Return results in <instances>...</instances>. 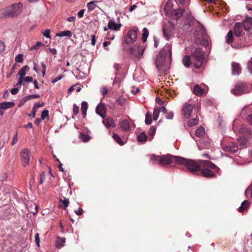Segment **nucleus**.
<instances>
[{
	"instance_id": "nucleus-1",
	"label": "nucleus",
	"mask_w": 252,
	"mask_h": 252,
	"mask_svg": "<svg viewBox=\"0 0 252 252\" xmlns=\"http://www.w3.org/2000/svg\"><path fill=\"white\" fill-rule=\"evenodd\" d=\"M181 158L180 157L174 156L170 154L161 156L152 155L150 160L153 164L164 166L169 165L173 162L180 164Z\"/></svg>"
},
{
	"instance_id": "nucleus-2",
	"label": "nucleus",
	"mask_w": 252,
	"mask_h": 252,
	"mask_svg": "<svg viewBox=\"0 0 252 252\" xmlns=\"http://www.w3.org/2000/svg\"><path fill=\"white\" fill-rule=\"evenodd\" d=\"M23 4L16 3L0 9V18H14L19 15L22 11Z\"/></svg>"
},
{
	"instance_id": "nucleus-3",
	"label": "nucleus",
	"mask_w": 252,
	"mask_h": 252,
	"mask_svg": "<svg viewBox=\"0 0 252 252\" xmlns=\"http://www.w3.org/2000/svg\"><path fill=\"white\" fill-rule=\"evenodd\" d=\"M202 167L199 171L201 175L206 178H213L215 176V174L210 169L214 170L218 172L220 169L214 163L208 160H202L201 161Z\"/></svg>"
},
{
	"instance_id": "nucleus-4",
	"label": "nucleus",
	"mask_w": 252,
	"mask_h": 252,
	"mask_svg": "<svg viewBox=\"0 0 252 252\" xmlns=\"http://www.w3.org/2000/svg\"><path fill=\"white\" fill-rule=\"evenodd\" d=\"M180 165H185L188 170L193 174H195L201 169L202 167L201 161L203 160H199L197 161L192 159H188L181 157L180 159Z\"/></svg>"
},
{
	"instance_id": "nucleus-5",
	"label": "nucleus",
	"mask_w": 252,
	"mask_h": 252,
	"mask_svg": "<svg viewBox=\"0 0 252 252\" xmlns=\"http://www.w3.org/2000/svg\"><path fill=\"white\" fill-rule=\"evenodd\" d=\"M192 64L197 69L200 68L203 64L204 55L200 48H195L191 53Z\"/></svg>"
},
{
	"instance_id": "nucleus-6",
	"label": "nucleus",
	"mask_w": 252,
	"mask_h": 252,
	"mask_svg": "<svg viewBox=\"0 0 252 252\" xmlns=\"http://www.w3.org/2000/svg\"><path fill=\"white\" fill-rule=\"evenodd\" d=\"M199 109L200 108L197 105L195 106L186 103L184 104L182 107V112L185 118L189 119L191 116V113L193 112V110L194 112L196 111V113H198Z\"/></svg>"
},
{
	"instance_id": "nucleus-7",
	"label": "nucleus",
	"mask_w": 252,
	"mask_h": 252,
	"mask_svg": "<svg viewBox=\"0 0 252 252\" xmlns=\"http://www.w3.org/2000/svg\"><path fill=\"white\" fill-rule=\"evenodd\" d=\"M137 28H134L129 30L125 36L124 42L126 44H130L135 42L137 39Z\"/></svg>"
},
{
	"instance_id": "nucleus-8",
	"label": "nucleus",
	"mask_w": 252,
	"mask_h": 252,
	"mask_svg": "<svg viewBox=\"0 0 252 252\" xmlns=\"http://www.w3.org/2000/svg\"><path fill=\"white\" fill-rule=\"evenodd\" d=\"M166 54L167 50L165 49H164L163 50L161 51L157 56L155 63L157 67L160 72L162 71V67L164 65Z\"/></svg>"
},
{
	"instance_id": "nucleus-9",
	"label": "nucleus",
	"mask_w": 252,
	"mask_h": 252,
	"mask_svg": "<svg viewBox=\"0 0 252 252\" xmlns=\"http://www.w3.org/2000/svg\"><path fill=\"white\" fill-rule=\"evenodd\" d=\"M162 31L164 36L168 40L173 34V24L169 21L165 23L163 26Z\"/></svg>"
},
{
	"instance_id": "nucleus-10",
	"label": "nucleus",
	"mask_w": 252,
	"mask_h": 252,
	"mask_svg": "<svg viewBox=\"0 0 252 252\" xmlns=\"http://www.w3.org/2000/svg\"><path fill=\"white\" fill-rule=\"evenodd\" d=\"M20 155L22 164L24 167H26L29 164V161L31 157V152L28 149H24L21 152Z\"/></svg>"
},
{
	"instance_id": "nucleus-11",
	"label": "nucleus",
	"mask_w": 252,
	"mask_h": 252,
	"mask_svg": "<svg viewBox=\"0 0 252 252\" xmlns=\"http://www.w3.org/2000/svg\"><path fill=\"white\" fill-rule=\"evenodd\" d=\"M246 84L242 82H238L235 88L231 90V92L235 95H240L244 93V89Z\"/></svg>"
},
{
	"instance_id": "nucleus-12",
	"label": "nucleus",
	"mask_w": 252,
	"mask_h": 252,
	"mask_svg": "<svg viewBox=\"0 0 252 252\" xmlns=\"http://www.w3.org/2000/svg\"><path fill=\"white\" fill-rule=\"evenodd\" d=\"M96 113L101 116L102 118L106 117V109L105 105L103 103H99L95 109Z\"/></svg>"
},
{
	"instance_id": "nucleus-13",
	"label": "nucleus",
	"mask_w": 252,
	"mask_h": 252,
	"mask_svg": "<svg viewBox=\"0 0 252 252\" xmlns=\"http://www.w3.org/2000/svg\"><path fill=\"white\" fill-rule=\"evenodd\" d=\"M243 32L242 24L241 23H236L234 26V33L236 37H240Z\"/></svg>"
},
{
	"instance_id": "nucleus-14",
	"label": "nucleus",
	"mask_w": 252,
	"mask_h": 252,
	"mask_svg": "<svg viewBox=\"0 0 252 252\" xmlns=\"http://www.w3.org/2000/svg\"><path fill=\"white\" fill-rule=\"evenodd\" d=\"M122 27V24L116 23L114 21L110 20L108 24V28L114 31H118Z\"/></svg>"
},
{
	"instance_id": "nucleus-15",
	"label": "nucleus",
	"mask_w": 252,
	"mask_h": 252,
	"mask_svg": "<svg viewBox=\"0 0 252 252\" xmlns=\"http://www.w3.org/2000/svg\"><path fill=\"white\" fill-rule=\"evenodd\" d=\"M242 27L244 28L245 30L248 31L252 28V18L247 17L243 22Z\"/></svg>"
},
{
	"instance_id": "nucleus-16",
	"label": "nucleus",
	"mask_w": 252,
	"mask_h": 252,
	"mask_svg": "<svg viewBox=\"0 0 252 252\" xmlns=\"http://www.w3.org/2000/svg\"><path fill=\"white\" fill-rule=\"evenodd\" d=\"M192 92L195 95L201 96L204 94L205 91L199 85H195L193 87Z\"/></svg>"
},
{
	"instance_id": "nucleus-17",
	"label": "nucleus",
	"mask_w": 252,
	"mask_h": 252,
	"mask_svg": "<svg viewBox=\"0 0 252 252\" xmlns=\"http://www.w3.org/2000/svg\"><path fill=\"white\" fill-rule=\"evenodd\" d=\"M103 124L106 127L109 128L110 127H115L116 126L114 119L111 117H108L102 121Z\"/></svg>"
},
{
	"instance_id": "nucleus-18",
	"label": "nucleus",
	"mask_w": 252,
	"mask_h": 252,
	"mask_svg": "<svg viewBox=\"0 0 252 252\" xmlns=\"http://www.w3.org/2000/svg\"><path fill=\"white\" fill-rule=\"evenodd\" d=\"M241 72V68L240 65L237 63H232V73L233 75H238Z\"/></svg>"
},
{
	"instance_id": "nucleus-19",
	"label": "nucleus",
	"mask_w": 252,
	"mask_h": 252,
	"mask_svg": "<svg viewBox=\"0 0 252 252\" xmlns=\"http://www.w3.org/2000/svg\"><path fill=\"white\" fill-rule=\"evenodd\" d=\"M140 48L139 46H137L135 48H131L130 52L131 54L134 55L137 58H140L143 55V50H142V52H140Z\"/></svg>"
},
{
	"instance_id": "nucleus-20",
	"label": "nucleus",
	"mask_w": 252,
	"mask_h": 252,
	"mask_svg": "<svg viewBox=\"0 0 252 252\" xmlns=\"http://www.w3.org/2000/svg\"><path fill=\"white\" fill-rule=\"evenodd\" d=\"M182 62L184 65L186 67H189L190 65L192 64V59L191 56L189 55L185 56L182 60Z\"/></svg>"
},
{
	"instance_id": "nucleus-21",
	"label": "nucleus",
	"mask_w": 252,
	"mask_h": 252,
	"mask_svg": "<svg viewBox=\"0 0 252 252\" xmlns=\"http://www.w3.org/2000/svg\"><path fill=\"white\" fill-rule=\"evenodd\" d=\"M120 126L121 128L124 131L128 130L130 127L129 123L127 120H122L120 123Z\"/></svg>"
},
{
	"instance_id": "nucleus-22",
	"label": "nucleus",
	"mask_w": 252,
	"mask_h": 252,
	"mask_svg": "<svg viewBox=\"0 0 252 252\" xmlns=\"http://www.w3.org/2000/svg\"><path fill=\"white\" fill-rule=\"evenodd\" d=\"M39 97L40 95L38 94H32L26 96L24 97H23V99L21 100V102H22V104H24L25 103H26V102L30 100L38 98H39Z\"/></svg>"
},
{
	"instance_id": "nucleus-23",
	"label": "nucleus",
	"mask_w": 252,
	"mask_h": 252,
	"mask_svg": "<svg viewBox=\"0 0 252 252\" xmlns=\"http://www.w3.org/2000/svg\"><path fill=\"white\" fill-rule=\"evenodd\" d=\"M199 122V118L197 115H196L195 118H192L187 122V125L189 127H192L198 125Z\"/></svg>"
},
{
	"instance_id": "nucleus-24",
	"label": "nucleus",
	"mask_w": 252,
	"mask_h": 252,
	"mask_svg": "<svg viewBox=\"0 0 252 252\" xmlns=\"http://www.w3.org/2000/svg\"><path fill=\"white\" fill-rule=\"evenodd\" d=\"M14 106V103L12 102H3L0 104V108L1 109H7L12 108Z\"/></svg>"
},
{
	"instance_id": "nucleus-25",
	"label": "nucleus",
	"mask_w": 252,
	"mask_h": 252,
	"mask_svg": "<svg viewBox=\"0 0 252 252\" xmlns=\"http://www.w3.org/2000/svg\"><path fill=\"white\" fill-rule=\"evenodd\" d=\"M184 11V9L182 8L174 10L173 11V15L174 16L175 18L179 19L182 17Z\"/></svg>"
},
{
	"instance_id": "nucleus-26",
	"label": "nucleus",
	"mask_w": 252,
	"mask_h": 252,
	"mask_svg": "<svg viewBox=\"0 0 252 252\" xmlns=\"http://www.w3.org/2000/svg\"><path fill=\"white\" fill-rule=\"evenodd\" d=\"M249 205L250 202L248 200H245L242 203L241 206L238 209V211L242 213L249 208Z\"/></svg>"
},
{
	"instance_id": "nucleus-27",
	"label": "nucleus",
	"mask_w": 252,
	"mask_h": 252,
	"mask_svg": "<svg viewBox=\"0 0 252 252\" xmlns=\"http://www.w3.org/2000/svg\"><path fill=\"white\" fill-rule=\"evenodd\" d=\"M233 34L231 30L229 31L225 37L226 42L230 44L233 41Z\"/></svg>"
},
{
	"instance_id": "nucleus-28",
	"label": "nucleus",
	"mask_w": 252,
	"mask_h": 252,
	"mask_svg": "<svg viewBox=\"0 0 252 252\" xmlns=\"http://www.w3.org/2000/svg\"><path fill=\"white\" fill-rule=\"evenodd\" d=\"M30 68L28 65L23 66L19 71L18 74L20 77L24 78L26 74V71L29 70Z\"/></svg>"
},
{
	"instance_id": "nucleus-29",
	"label": "nucleus",
	"mask_w": 252,
	"mask_h": 252,
	"mask_svg": "<svg viewBox=\"0 0 252 252\" xmlns=\"http://www.w3.org/2000/svg\"><path fill=\"white\" fill-rule=\"evenodd\" d=\"M65 242V238H61L59 237H57L56 243V246L57 248H61L64 245V243Z\"/></svg>"
},
{
	"instance_id": "nucleus-30",
	"label": "nucleus",
	"mask_w": 252,
	"mask_h": 252,
	"mask_svg": "<svg viewBox=\"0 0 252 252\" xmlns=\"http://www.w3.org/2000/svg\"><path fill=\"white\" fill-rule=\"evenodd\" d=\"M56 36L60 37L68 36L69 37H70L72 36V33L69 30L62 31L57 33Z\"/></svg>"
},
{
	"instance_id": "nucleus-31",
	"label": "nucleus",
	"mask_w": 252,
	"mask_h": 252,
	"mask_svg": "<svg viewBox=\"0 0 252 252\" xmlns=\"http://www.w3.org/2000/svg\"><path fill=\"white\" fill-rule=\"evenodd\" d=\"M137 140L138 142H141L142 143L145 142L147 140V136L145 134L144 132H141L140 134H139L137 136Z\"/></svg>"
},
{
	"instance_id": "nucleus-32",
	"label": "nucleus",
	"mask_w": 252,
	"mask_h": 252,
	"mask_svg": "<svg viewBox=\"0 0 252 252\" xmlns=\"http://www.w3.org/2000/svg\"><path fill=\"white\" fill-rule=\"evenodd\" d=\"M205 134V129L202 127L198 128L195 131V135L198 137H201Z\"/></svg>"
},
{
	"instance_id": "nucleus-33",
	"label": "nucleus",
	"mask_w": 252,
	"mask_h": 252,
	"mask_svg": "<svg viewBox=\"0 0 252 252\" xmlns=\"http://www.w3.org/2000/svg\"><path fill=\"white\" fill-rule=\"evenodd\" d=\"M224 150H225L226 151L234 153L238 151V147L235 145L226 146L224 148Z\"/></svg>"
},
{
	"instance_id": "nucleus-34",
	"label": "nucleus",
	"mask_w": 252,
	"mask_h": 252,
	"mask_svg": "<svg viewBox=\"0 0 252 252\" xmlns=\"http://www.w3.org/2000/svg\"><path fill=\"white\" fill-rule=\"evenodd\" d=\"M112 137L120 145H124V143L122 138L116 133H114Z\"/></svg>"
},
{
	"instance_id": "nucleus-35",
	"label": "nucleus",
	"mask_w": 252,
	"mask_h": 252,
	"mask_svg": "<svg viewBox=\"0 0 252 252\" xmlns=\"http://www.w3.org/2000/svg\"><path fill=\"white\" fill-rule=\"evenodd\" d=\"M148 35V30L147 28H144L143 30V33L142 34V40L144 42H145L146 41Z\"/></svg>"
},
{
	"instance_id": "nucleus-36",
	"label": "nucleus",
	"mask_w": 252,
	"mask_h": 252,
	"mask_svg": "<svg viewBox=\"0 0 252 252\" xmlns=\"http://www.w3.org/2000/svg\"><path fill=\"white\" fill-rule=\"evenodd\" d=\"M98 1L97 0H93L89 2L87 4L88 8L89 10H93L96 7L95 3Z\"/></svg>"
},
{
	"instance_id": "nucleus-37",
	"label": "nucleus",
	"mask_w": 252,
	"mask_h": 252,
	"mask_svg": "<svg viewBox=\"0 0 252 252\" xmlns=\"http://www.w3.org/2000/svg\"><path fill=\"white\" fill-rule=\"evenodd\" d=\"M60 202L62 204H63V208L64 210H65L66 209V208L68 206L69 201H68V199H67L65 197H63V199H60Z\"/></svg>"
},
{
	"instance_id": "nucleus-38",
	"label": "nucleus",
	"mask_w": 252,
	"mask_h": 252,
	"mask_svg": "<svg viewBox=\"0 0 252 252\" xmlns=\"http://www.w3.org/2000/svg\"><path fill=\"white\" fill-rule=\"evenodd\" d=\"M245 194L247 197H251L252 198V183L246 189Z\"/></svg>"
},
{
	"instance_id": "nucleus-39",
	"label": "nucleus",
	"mask_w": 252,
	"mask_h": 252,
	"mask_svg": "<svg viewBox=\"0 0 252 252\" xmlns=\"http://www.w3.org/2000/svg\"><path fill=\"white\" fill-rule=\"evenodd\" d=\"M160 110L159 108H155L153 113V119L155 121H157L158 118L159 112Z\"/></svg>"
},
{
	"instance_id": "nucleus-40",
	"label": "nucleus",
	"mask_w": 252,
	"mask_h": 252,
	"mask_svg": "<svg viewBox=\"0 0 252 252\" xmlns=\"http://www.w3.org/2000/svg\"><path fill=\"white\" fill-rule=\"evenodd\" d=\"M145 122L147 125H150L152 123V116L149 113H147L146 114Z\"/></svg>"
},
{
	"instance_id": "nucleus-41",
	"label": "nucleus",
	"mask_w": 252,
	"mask_h": 252,
	"mask_svg": "<svg viewBox=\"0 0 252 252\" xmlns=\"http://www.w3.org/2000/svg\"><path fill=\"white\" fill-rule=\"evenodd\" d=\"M156 131V128L154 126H152L150 127V130H149V134L151 136V138H150V140H152L153 139V136H154Z\"/></svg>"
},
{
	"instance_id": "nucleus-42",
	"label": "nucleus",
	"mask_w": 252,
	"mask_h": 252,
	"mask_svg": "<svg viewBox=\"0 0 252 252\" xmlns=\"http://www.w3.org/2000/svg\"><path fill=\"white\" fill-rule=\"evenodd\" d=\"M80 138L83 142H85L88 141L90 139L88 135L82 133L80 134Z\"/></svg>"
},
{
	"instance_id": "nucleus-43",
	"label": "nucleus",
	"mask_w": 252,
	"mask_h": 252,
	"mask_svg": "<svg viewBox=\"0 0 252 252\" xmlns=\"http://www.w3.org/2000/svg\"><path fill=\"white\" fill-rule=\"evenodd\" d=\"M190 0H176L177 3L182 5H188L189 3Z\"/></svg>"
},
{
	"instance_id": "nucleus-44",
	"label": "nucleus",
	"mask_w": 252,
	"mask_h": 252,
	"mask_svg": "<svg viewBox=\"0 0 252 252\" xmlns=\"http://www.w3.org/2000/svg\"><path fill=\"white\" fill-rule=\"evenodd\" d=\"M88 109V104L86 102L83 101L81 104V111H87Z\"/></svg>"
},
{
	"instance_id": "nucleus-45",
	"label": "nucleus",
	"mask_w": 252,
	"mask_h": 252,
	"mask_svg": "<svg viewBox=\"0 0 252 252\" xmlns=\"http://www.w3.org/2000/svg\"><path fill=\"white\" fill-rule=\"evenodd\" d=\"M117 103L120 106H123L126 103V100L124 98L120 97L117 100Z\"/></svg>"
},
{
	"instance_id": "nucleus-46",
	"label": "nucleus",
	"mask_w": 252,
	"mask_h": 252,
	"mask_svg": "<svg viewBox=\"0 0 252 252\" xmlns=\"http://www.w3.org/2000/svg\"><path fill=\"white\" fill-rule=\"evenodd\" d=\"M49 116V112L47 110H44L42 111L41 114V119L42 120H44L45 118Z\"/></svg>"
},
{
	"instance_id": "nucleus-47",
	"label": "nucleus",
	"mask_w": 252,
	"mask_h": 252,
	"mask_svg": "<svg viewBox=\"0 0 252 252\" xmlns=\"http://www.w3.org/2000/svg\"><path fill=\"white\" fill-rule=\"evenodd\" d=\"M23 56L22 54H18L15 57V61L17 63H22L23 61Z\"/></svg>"
},
{
	"instance_id": "nucleus-48",
	"label": "nucleus",
	"mask_w": 252,
	"mask_h": 252,
	"mask_svg": "<svg viewBox=\"0 0 252 252\" xmlns=\"http://www.w3.org/2000/svg\"><path fill=\"white\" fill-rule=\"evenodd\" d=\"M42 45V43L41 42H37L33 46H32L31 48V50H36L37 49H38V48L41 46Z\"/></svg>"
},
{
	"instance_id": "nucleus-49",
	"label": "nucleus",
	"mask_w": 252,
	"mask_h": 252,
	"mask_svg": "<svg viewBox=\"0 0 252 252\" xmlns=\"http://www.w3.org/2000/svg\"><path fill=\"white\" fill-rule=\"evenodd\" d=\"M73 112L75 115H76L79 113V107L76 104H74L73 105Z\"/></svg>"
},
{
	"instance_id": "nucleus-50",
	"label": "nucleus",
	"mask_w": 252,
	"mask_h": 252,
	"mask_svg": "<svg viewBox=\"0 0 252 252\" xmlns=\"http://www.w3.org/2000/svg\"><path fill=\"white\" fill-rule=\"evenodd\" d=\"M165 117L167 119L172 120L173 119L174 117V113L173 112H169L166 113V115L165 116Z\"/></svg>"
},
{
	"instance_id": "nucleus-51",
	"label": "nucleus",
	"mask_w": 252,
	"mask_h": 252,
	"mask_svg": "<svg viewBox=\"0 0 252 252\" xmlns=\"http://www.w3.org/2000/svg\"><path fill=\"white\" fill-rule=\"evenodd\" d=\"M45 179H46L45 174L44 172H42L40 174V184H42L45 181Z\"/></svg>"
},
{
	"instance_id": "nucleus-52",
	"label": "nucleus",
	"mask_w": 252,
	"mask_h": 252,
	"mask_svg": "<svg viewBox=\"0 0 252 252\" xmlns=\"http://www.w3.org/2000/svg\"><path fill=\"white\" fill-rule=\"evenodd\" d=\"M43 35L47 38H51L50 35V30H45L44 32H42Z\"/></svg>"
},
{
	"instance_id": "nucleus-53",
	"label": "nucleus",
	"mask_w": 252,
	"mask_h": 252,
	"mask_svg": "<svg viewBox=\"0 0 252 252\" xmlns=\"http://www.w3.org/2000/svg\"><path fill=\"white\" fill-rule=\"evenodd\" d=\"M17 136H18V133H17V132H16L15 134L13 137L12 141L11 142L12 145H14L17 142V141H18Z\"/></svg>"
},
{
	"instance_id": "nucleus-54",
	"label": "nucleus",
	"mask_w": 252,
	"mask_h": 252,
	"mask_svg": "<svg viewBox=\"0 0 252 252\" xmlns=\"http://www.w3.org/2000/svg\"><path fill=\"white\" fill-rule=\"evenodd\" d=\"M74 212L77 215L80 216L83 214V210L82 208L80 207V208H79L78 210H75Z\"/></svg>"
},
{
	"instance_id": "nucleus-55",
	"label": "nucleus",
	"mask_w": 252,
	"mask_h": 252,
	"mask_svg": "<svg viewBox=\"0 0 252 252\" xmlns=\"http://www.w3.org/2000/svg\"><path fill=\"white\" fill-rule=\"evenodd\" d=\"M5 50V45L4 43L0 41V54L2 53Z\"/></svg>"
},
{
	"instance_id": "nucleus-56",
	"label": "nucleus",
	"mask_w": 252,
	"mask_h": 252,
	"mask_svg": "<svg viewBox=\"0 0 252 252\" xmlns=\"http://www.w3.org/2000/svg\"><path fill=\"white\" fill-rule=\"evenodd\" d=\"M41 66L42 67V76L44 77L45 76V71H46V65L44 63V62H42L41 63Z\"/></svg>"
},
{
	"instance_id": "nucleus-57",
	"label": "nucleus",
	"mask_w": 252,
	"mask_h": 252,
	"mask_svg": "<svg viewBox=\"0 0 252 252\" xmlns=\"http://www.w3.org/2000/svg\"><path fill=\"white\" fill-rule=\"evenodd\" d=\"M19 92V89L18 88H14L11 89V93L13 95L16 94Z\"/></svg>"
},
{
	"instance_id": "nucleus-58",
	"label": "nucleus",
	"mask_w": 252,
	"mask_h": 252,
	"mask_svg": "<svg viewBox=\"0 0 252 252\" xmlns=\"http://www.w3.org/2000/svg\"><path fill=\"white\" fill-rule=\"evenodd\" d=\"M35 240L36 244L39 246V234L36 233L35 234Z\"/></svg>"
},
{
	"instance_id": "nucleus-59",
	"label": "nucleus",
	"mask_w": 252,
	"mask_h": 252,
	"mask_svg": "<svg viewBox=\"0 0 252 252\" xmlns=\"http://www.w3.org/2000/svg\"><path fill=\"white\" fill-rule=\"evenodd\" d=\"M44 105V102H42L41 103H36L34 104L33 107H35V109L37 110L38 108L43 107Z\"/></svg>"
},
{
	"instance_id": "nucleus-60",
	"label": "nucleus",
	"mask_w": 252,
	"mask_h": 252,
	"mask_svg": "<svg viewBox=\"0 0 252 252\" xmlns=\"http://www.w3.org/2000/svg\"><path fill=\"white\" fill-rule=\"evenodd\" d=\"M96 40L95 36L94 35H91V44L92 45H94L95 44Z\"/></svg>"
},
{
	"instance_id": "nucleus-61",
	"label": "nucleus",
	"mask_w": 252,
	"mask_h": 252,
	"mask_svg": "<svg viewBox=\"0 0 252 252\" xmlns=\"http://www.w3.org/2000/svg\"><path fill=\"white\" fill-rule=\"evenodd\" d=\"M24 80L26 82H31L32 81L33 78L31 76H27L26 77H24Z\"/></svg>"
},
{
	"instance_id": "nucleus-62",
	"label": "nucleus",
	"mask_w": 252,
	"mask_h": 252,
	"mask_svg": "<svg viewBox=\"0 0 252 252\" xmlns=\"http://www.w3.org/2000/svg\"><path fill=\"white\" fill-rule=\"evenodd\" d=\"M248 68L250 71L252 72V59L248 63Z\"/></svg>"
},
{
	"instance_id": "nucleus-63",
	"label": "nucleus",
	"mask_w": 252,
	"mask_h": 252,
	"mask_svg": "<svg viewBox=\"0 0 252 252\" xmlns=\"http://www.w3.org/2000/svg\"><path fill=\"white\" fill-rule=\"evenodd\" d=\"M108 93V90L106 87H103L101 91V94H102L104 96L105 94H106Z\"/></svg>"
},
{
	"instance_id": "nucleus-64",
	"label": "nucleus",
	"mask_w": 252,
	"mask_h": 252,
	"mask_svg": "<svg viewBox=\"0 0 252 252\" xmlns=\"http://www.w3.org/2000/svg\"><path fill=\"white\" fill-rule=\"evenodd\" d=\"M247 121L248 122L252 125V114H250L248 115L247 117Z\"/></svg>"
}]
</instances>
